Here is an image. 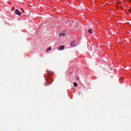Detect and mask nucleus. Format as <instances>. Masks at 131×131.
Instances as JSON below:
<instances>
[{
  "label": "nucleus",
  "mask_w": 131,
  "mask_h": 131,
  "mask_svg": "<svg viewBox=\"0 0 131 131\" xmlns=\"http://www.w3.org/2000/svg\"><path fill=\"white\" fill-rule=\"evenodd\" d=\"M15 13L16 14L19 16L21 14V12L18 9H16L15 10Z\"/></svg>",
  "instance_id": "f257e3e1"
},
{
  "label": "nucleus",
  "mask_w": 131,
  "mask_h": 131,
  "mask_svg": "<svg viewBox=\"0 0 131 131\" xmlns=\"http://www.w3.org/2000/svg\"><path fill=\"white\" fill-rule=\"evenodd\" d=\"M64 48V47L63 46H61L59 47L58 48V49L59 50H63Z\"/></svg>",
  "instance_id": "f03ea898"
},
{
  "label": "nucleus",
  "mask_w": 131,
  "mask_h": 131,
  "mask_svg": "<svg viewBox=\"0 0 131 131\" xmlns=\"http://www.w3.org/2000/svg\"><path fill=\"white\" fill-rule=\"evenodd\" d=\"M92 30L91 29H90L88 30V32L90 34H91L92 32Z\"/></svg>",
  "instance_id": "7ed1b4c3"
},
{
  "label": "nucleus",
  "mask_w": 131,
  "mask_h": 131,
  "mask_svg": "<svg viewBox=\"0 0 131 131\" xmlns=\"http://www.w3.org/2000/svg\"><path fill=\"white\" fill-rule=\"evenodd\" d=\"M70 45L71 46H74L75 45V43L74 42H72L71 43Z\"/></svg>",
  "instance_id": "20e7f679"
},
{
  "label": "nucleus",
  "mask_w": 131,
  "mask_h": 131,
  "mask_svg": "<svg viewBox=\"0 0 131 131\" xmlns=\"http://www.w3.org/2000/svg\"><path fill=\"white\" fill-rule=\"evenodd\" d=\"M73 86L74 87H76L77 86V84L76 82H74L73 83Z\"/></svg>",
  "instance_id": "39448f33"
},
{
  "label": "nucleus",
  "mask_w": 131,
  "mask_h": 131,
  "mask_svg": "<svg viewBox=\"0 0 131 131\" xmlns=\"http://www.w3.org/2000/svg\"><path fill=\"white\" fill-rule=\"evenodd\" d=\"M65 35V34L64 33H62L61 34H59V36H61L62 35L63 36H64Z\"/></svg>",
  "instance_id": "423d86ee"
},
{
  "label": "nucleus",
  "mask_w": 131,
  "mask_h": 131,
  "mask_svg": "<svg viewBox=\"0 0 131 131\" xmlns=\"http://www.w3.org/2000/svg\"><path fill=\"white\" fill-rule=\"evenodd\" d=\"M51 49V47H50L48 49H47V51H49Z\"/></svg>",
  "instance_id": "0eeeda50"
},
{
  "label": "nucleus",
  "mask_w": 131,
  "mask_h": 131,
  "mask_svg": "<svg viewBox=\"0 0 131 131\" xmlns=\"http://www.w3.org/2000/svg\"><path fill=\"white\" fill-rule=\"evenodd\" d=\"M76 79H77V80H79V77H78L77 78H76Z\"/></svg>",
  "instance_id": "6e6552de"
},
{
  "label": "nucleus",
  "mask_w": 131,
  "mask_h": 131,
  "mask_svg": "<svg viewBox=\"0 0 131 131\" xmlns=\"http://www.w3.org/2000/svg\"><path fill=\"white\" fill-rule=\"evenodd\" d=\"M128 11L129 12H130V10H128Z\"/></svg>",
  "instance_id": "1a4fd4ad"
}]
</instances>
